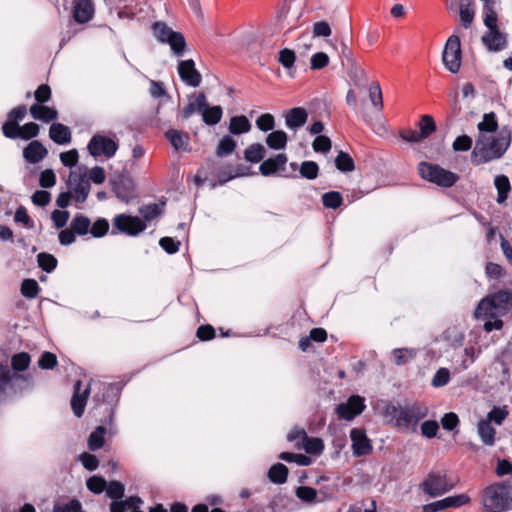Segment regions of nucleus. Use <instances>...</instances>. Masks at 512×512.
Masks as SVG:
<instances>
[{
  "label": "nucleus",
  "instance_id": "nucleus-1",
  "mask_svg": "<svg viewBox=\"0 0 512 512\" xmlns=\"http://www.w3.org/2000/svg\"><path fill=\"white\" fill-rule=\"evenodd\" d=\"M510 143L511 133L505 129L492 137L479 134L471 153V162L478 166L499 159L504 155Z\"/></svg>",
  "mask_w": 512,
  "mask_h": 512
},
{
  "label": "nucleus",
  "instance_id": "nucleus-2",
  "mask_svg": "<svg viewBox=\"0 0 512 512\" xmlns=\"http://www.w3.org/2000/svg\"><path fill=\"white\" fill-rule=\"evenodd\" d=\"M481 503L486 512H506L512 509L510 487L503 482L487 486L481 496Z\"/></svg>",
  "mask_w": 512,
  "mask_h": 512
},
{
  "label": "nucleus",
  "instance_id": "nucleus-3",
  "mask_svg": "<svg viewBox=\"0 0 512 512\" xmlns=\"http://www.w3.org/2000/svg\"><path fill=\"white\" fill-rule=\"evenodd\" d=\"M418 173L422 179L442 188H451L459 180L456 173L426 161L419 163Z\"/></svg>",
  "mask_w": 512,
  "mask_h": 512
},
{
  "label": "nucleus",
  "instance_id": "nucleus-4",
  "mask_svg": "<svg viewBox=\"0 0 512 512\" xmlns=\"http://www.w3.org/2000/svg\"><path fill=\"white\" fill-rule=\"evenodd\" d=\"M427 415L428 408L418 403L395 408L394 410L395 423L401 431H415L418 422Z\"/></svg>",
  "mask_w": 512,
  "mask_h": 512
},
{
  "label": "nucleus",
  "instance_id": "nucleus-5",
  "mask_svg": "<svg viewBox=\"0 0 512 512\" xmlns=\"http://www.w3.org/2000/svg\"><path fill=\"white\" fill-rule=\"evenodd\" d=\"M67 186L76 202H85L91 189L90 182L87 178V167L79 166L74 171H71Z\"/></svg>",
  "mask_w": 512,
  "mask_h": 512
},
{
  "label": "nucleus",
  "instance_id": "nucleus-6",
  "mask_svg": "<svg viewBox=\"0 0 512 512\" xmlns=\"http://www.w3.org/2000/svg\"><path fill=\"white\" fill-rule=\"evenodd\" d=\"M117 141L109 136L97 133L90 139L87 149L94 158H112L118 150Z\"/></svg>",
  "mask_w": 512,
  "mask_h": 512
},
{
  "label": "nucleus",
  "instance_id": "nucleus-7",
  "mask_svg": "<svg viewBox=\"0 0 512 512\" xmlns=\"http://www.w3.org/2000/svg\"><path fill=\"white\" fill-rule=\"evenodd\" d=\"M112 226L113 234L117 230V232L128 236H137L147 228V224L141 218L127 214L116 215L113 218Z\"/></svg>",
  "mask_w": 512,
  "mask_h": 512
},
{
  "label": "nucleus",
  "instance_id": "nucleus-8",
  "mask_svg": "<svg viewBox=\"0 0 512 512\" xmlns=\"http://www.w3.org/2000/svg\"><path fill=\"white\" fill-rule=\"evenodd\" d=\"M453 486L452 483H449L445 473L430 472L421 483L420 488L430 497H438L450 491Z\"/></svg>",
  "mask_w": 512,
  "mask_h": 512
},
{
  "label": "nucleus",
  "instance_id": "nucleus-9",
  "mask_svg": "<svg viewBox=\"0 0 512 512\" xmlns=\"http://www.w3.org/2000/svg\"><path fill=\"white\" fill-rule=\"evenodd\" d=\"M445 67L451 73H457L461 66L462 52L460 38L457 35H451L445 44L442 55Z\"/></svg>",
  "mask_w": 512,
  "mask_h": 512
},
{
  "label": "nucleus",
  "instance_id": "nucleus-10",
  "mask_svg": "<svg viewBox=\"0 0 512 512\" xmlns=\"http://www.w3.org/2000/svg\"><path fill=\"white\" fill-rule=\"evenodd\" d=\"M365 409L364 399L358 395L351 396L346 403L336 407V413L340 419L351 421Z\"/></svg>",
  "mask_w": 512,
  "mask_h": 512
},
{
  "label": "nucleus",
  "instance_id": "nucleus-11",
  "mask_svg": "<svg viewBox=\"0 0 512 512\" xmlns=\"http://www.w3.org/2000/svg\"><path fill=\"white\" fill-rule=\"evenodd\" d=\"M350 438L352 441L351 448L354 456H366L372 452L373 447L371 441L367 437L364 429L353 428L350 431Z\"/></svg>",
  "mask_w": 512,
  "mask_h": 512
},
{
  "label": "nucleus",
  "instance_id": "nucleus-12",
  "mask_svg": "<svg viewBox=\"0 0 512 512\" xmlns=\"http://www.w3.org/2000/svg\"><path fill=\"white\" fill-rule=\"evenodd\" d=\"M178 73L180 78L192 87H198L201 84L202 76L195 68V62L192 59L180 61L178 64Z\"/></svg>",
  "mask_w": 512,
  "mask_h": 512
},
{
  "label": "nucleus",
  "instance_id": "nucleus-13",
  "mask_svg": "<svg viewBox=\"0 0 512 512\" xmlns=\"http://www.w3.org/2000/svg\"><path fill=\"white\" fill-rule=\"evenodd\" d=\"M27 114L25 105H19L7 114V120L2 125V133L5 137H12L16 135L14 130L19 127V122L22 121Z\"/></svg>",
  "mask_w": 512,
  "mask_h": 512
},
{
  "label": "nucleus",
  "instance_id": "nucleus-14",
  "mask_svg": "<svg viewBox=\"0 0 512 512\" xmlns=\"http://www.w3.org/2000/svg\"><path fill=\"white\" fill-rule=\"evenodd\" d=\"M482 42L489 51L498 52L507 47V35L499 30V28L488 29L482 36Z\"/></svg>",
  "mask_w": 512,
  "mask_h": 512
},
{
  "label": "nucleus",
  "instance_id": "nucleus-15",
  "mask_svg": "<svg viewBox=\"0 0 512 512\" xmlns=\"http://www.w3.org/2000/svg\"><path fill=\"white\" fill-rule=\"evenodd\" d=\"M94 4L92 0H74L73 18L79 24L89 22L94 16Z\"/></svg>",
  "mask_w": 512,
  "mask_h": 512
},
{
  "label": "nucleus",
  "instance_id": "nucleus-16",
  "mask_svg": "<svg viewBox=\"0 0 512 512\" xmlns=\"http://www.w3.org/2000/svg\"><path fill=\"white\" fill-rule=\"evenodd\" d=\"M285 124L291 130H298L307 122L308 113L302 107H295L285 112Z\"/></svg>",
  "mask_w": 512,
  "mask_h": 512
},
{
  "label": "nucleus",
  "instance_id": "nucleus-17",
  "mask_svg": "<svg viewBox=\"0 0 512 512\" xmlns=\"http://www.w3.org/2000/svg\"><path fill=\"white\" fill-rule=\"evenodd\" d=\"M47 154V149L37 140L31 141L23 150V157L27 162L32 164L40 162Z\"/></svg>",
  "mask_w": 512,
  "mask_h": 512
},
{
  "label": "nucleus",
  "instance_id": "nucleus-18",
  "mask_svg": "<svg viewBox=\"0 0 512 512\" xmlns=\"http://www.w3.org/2000/svg\"><path fill=\"white\" fill-rule=\"evenodd\" d=\"M29 113L35 120L42 122H52L58 119V111L44 104H33L29 108Z\"/></svg>",
  "mask_w": 512,
  "mask_h": 512
},
{
  "label": "nucleus",
  "instance_id": "nucleus-19",
  "mask_svg": "<svg viewBox=\"0 0 512 512\" xmlns=\"http://www.w3.org/2000/svg\"><path fill=\"white\" fill-rule=\"evenodd\" d=\"M287 160H288L287 155L284 153H280V154L276 155L275 157L268 158V159L264 160L261 163L259 170H260L261 174L264 176L272 175L273 173H275L279 170H283L285 168V164L287 163Z\"/></svg>",
  "mask_w": 512,
  "mask_h": 512
},
{
  "label": "nucleus",
  "instance_id": "nucleus-20",
  "mask_svg": "<svg viewBox=\"0 0 512 512\" xmlns=\"http://www.w3.org/2000/svg\"><path fill=\"white\" fill-rule=\"evenodd\" d=\"M474 314L477 319H496L504 316V314L498 313L495 304L488 296L479 302Z\"/></svg>",
  "mask_w": 512,
  "mask_h": 512
},
{
  "label": "nucleus",
  "instance_id": "nucleus-21",
  "mask_svg": "<svg viewBox=\"0 0 512 512\" xmlns=\"http://www.w3.org/2000/svg\"><path fill=\"white\" fill-rule=\"evenodd\" d=\"M81 385V381L76 382L74 386V394L71 399V408L77 417H81L83 415L89 393L87 388L81 392Z\"/></svg>",
  "mask_w": 512,
  "mask_h": 512
},
{
  "label": "nucleus",
  "instance_id": "nucleus-22",
  "mask_svg": "<svg viewBox=\"0 0 512 512\" xmlns=\"http://www.w3.org/2000/svg\"><path fill=\"white\" fill-rule=\"evenodd\" d=\"M488 297L495 304L498 313L505 315L510 309H512V291L499 290L495 293L489 294Z\"/></svg>",
  "mask_w": 512,
  "mask_h": 512
},
{
  "label": "nucleus",
  "instance_id": "nucleus-23",
  "mask_svg": "<svg viewBox=\"0 0 512 512\" xmlns=\"http://www.w3.org/2000/svg\"><path fill=\"white\" fill-rule=\"evenodd\" d=\"M112 187L116 196L122 201L128 202L133 196L134 184L130 178L120 177L112 183Z\"/></svg>",
  "mask_w": 512,
  "mask_h": 512
},
{
  "label": "nucleus",
  "instance_id": "nucleus-24",
  "mask_svg": "<svg viewBox=\"0 0 512 512\" xmlns=\"http://www.w3.org/2000/svg\"><path fill=\"white\" fill-rule=\"evenodd\" d=\"M49 137L56 144L66 145L71 142V131L62 123H53L49 129Z\"/></svg>",
  "mask_w": 512,
  "mask_h": 512
},
{
  "label": "nucleus",
  "instance_id": "nucleus-25",
  "mask_svg": "<svg viewBox=\"0 0 512 512\" xmlns=\"http://www.w3.org/2000/svg\"><path fill=\"white\" fill-rule=\"evenodd\" d=\"M478 435L484 445L493 446L496 442V429L490 422L481 419L477 424Z\"/></svg>",
  "mask_w": 512,
  "mask_h": 512
},
{
  "label": "nucleus",
  "instance_id": "nucleus-26",
  "mask_svg": "<svg viewBox=\"0 0 512 512\" xmlns=\"http://www.w3.org/2000/svg\"><path fill=\"white\" fill-rule=\"evenodd\" d=\"M40 127L37 123L29 122L23 126H19L14 130L16 135L8 137L9 139L21 138L23 140H30L38 136Z\"/></svg>",
  "mask_w": 512,
  "mask_h": 512
},
{
  "label": "nucleus",
  "instance_id": "nucleus-27",
  "mask_svg": "<svg viewBox=\"0 0 512 512\" xmlns=\"http://www.w3.org/2000/svg\"><path fill=\"white\" fill-rule=\"evenodd\" d=\"M165 137L175 150L183 149L189 141V135L185 132L170 129L165 133Z\"/></svg>",
  "mask_w": 512,
  "mask_h": 512
},
{
  "label": "nucleus",
  "instance_id": "nucleus-28",
  "mask_svg": "<svg viewBox=\"0 0 512 512\" xmlns=\"http://www.w3.org/2000/svg\"><path fill=\"white\" fill-rule=\"evenodd\" d=\"M251 123L248 118L244 115L234 116L230 119L229 123V131L234 135H240L243 133H247L251 130Z\"/></svg>",
  "mask_w": 512,
  "mask_h": 512
},
{
  "label": "nucleus",
  "instance_id": "nucleus-29",
  "mask_svg": "<svg viewBox=\"0 0 512 512\" xmlns=\"http://www.w3.org/2000/svg\"><path fill=\"white\" fill-rule=\"evenodd\" d=\"M416 355L417 350L414 348H396L392 351L394 363L398 366L411 362Z\"/></svg>",
  "mask_w": 512,
  "mask_h": 512
},
{
  "label": "nucleus",
  "instance_id": "nucleus-30",
  "mask_svg": "<svg viewBox=\"0 0 512 512\" xmlns=\"http://www.w3.org/2000/svg\"><path fill=\"white\" fill-rule=\"evenodd\" d=\"M287 134L282 130L271 132L266 137V144L269 148L274 150L284 149L287 145Z\"/></svg>",
  "mask_w": 512,
  "mask_h": 512
},
{
  "label": "nucleus",
  "instance_id": "nucleus-31",
  "mask_svg": "<svg viewBox=\"0 0 512 512\" xmlns=\"http://www.w3.org/2000/svg\"><path fill=\"white\" fill-rule=\"evenodd\" d=\"M268 477L275 484H283L287 481L288 468L282 463H276L270 467Z\"/></svg>",
  "mask_w": 512,
  "mask_h": 512
},
{
  "label": "nucleus",
  "instance_id": "nucleus-32",
  "mask_svg": "<svg viewBox=\"0 0 512 512\" xmlns=\"http://www.w3.org/2000/svg\"><path fill=\"white\" fill-rule=\"evenodd\" d=\"M90 226V219L82 214L75 215L70 222L71 229L80 236L86 235L89 232Z\"/></svg>",
  "mask_w": 512,
  "mask_h": 512
},
{
  "label": "nucleus",
  "instance_id": "nucleus-33",
  "mask_svg": "<svg viewBox=\"0 0 512 512\" xmlns=\"http://www.w3.org/2000/svg\"><path fill=\"white\" fill-rule=\"evenodd\" d=\"M139 213L142 216V221L145 223L150 222L156 218H158L163 213V209L161 205L156 203H150L147 205H143L139 208Z\"/></svg>",
  "mask_w": 512,
  "mask_h": 512
},
{
  "label": "nucleus",
  "instance_id": "nucleus-34",
  "mask_svg": "<svg viewBox=\"0 0 512 512\" xmlns=\"http://www.w3.org/2000/svg\"><path fill=\"white\" fill-rule=\"evenodd\" d=\"M494 184L498 191L497 202L503 203L511 189L510 181L507 176L499 175L495 177Z\"/></svg>",
  "mask_w": 512,
  "mask_h": 512
},
{
  "label": "nucleus",
  "instance_id": "nucleus-35",
  "mask_svg": "<svg viewBox=\"0 0 512 512\" xmlns=\"http://www.w3.org/2000/svg\"><path fill=\"white\" fill-rule=\"evenodd\" d=\"M477 128L479 130V134H484L485 132H496L498 129L496 114L494 112L484 114L483 119L478 123Z\"/></svg>",
  "mask_w": 512,
  "mask_h": 512
},
{
  "label": "nucleus",
  "instance_id": "nucleus-36",
  "mask_svg": "<svg viewBox=\"0 0 512 512\" xmlns=\"http://www.w3.org/2000/svg\"><path fill=\"white\" fill-rule=\"evenodd\" d=\"M106 429L103 426H98L88 438V448L91 451L100 449L105 442Z\"/></svg>",
  "mask_w": 512,
  "mask_h": 512
},
{
  "label": "nucleus",
  "instance_id": "nucleus-37",
  "mask_svg": "<svg viewBox=\"0 0 512 512\" xmlns=\"http://www.w3.org/2000/svg\"><path fill=\"white\" fill-rule=\"evenodd\" d=\"M167 44H169L171 50L176 56L183 55L186 47V41L182 33L174 31L173 34H170Z\"/></svg>",
  "mask_w": 512,
  "mask_h": 512
},
{
  "label": "nucleus",
  "instance_id": "nucleus-38",
  "mask_svg": "<svg viewBox=\"0 0 512 512\" xmlns=\"http://www.w3.org/2000/svg\"><path fill=\"white\" fill-rule=\"evenodd\" d=\"M203 121L205 124L213 126L221 121L223 110L221 106H212L206 108L202 113Z\"/></svg>",
  "mask_w": 512,
  "mask_h": 512
},
{
  "label": "nucleus",
  "instance_id": "nucleus-39",
  "mask_svg": "<svg viewBox=\"0 0 512 512\" xmlns=\"http://www.w3.org/2000/svg\"><path fill=\"white\" fill-rule=\"evenodd\" d=\"M265 152L266 150L262 144H252L245 150V159L252 163H258L264 158Z\"/></svg>",
  "mask_w": 512,
  "mask_h": 512
},
{
  "label": "nucleus",
  "instance_id": "nucleus-40",
  "mask_svg": "<svg viewBox=\"0 0 512 512\" xmlns=\"http://www.w3.org/2000/svg\"><path fill=\"white\" fill-rule=\"evenodd\" d=\"M509 411L507 406H494L487 414L485 420L496 425H502L508 417Z\"/></svg>",
  "mask_w": 512,
  "mask_h": 512
},
{
  "label": "nucleus",
  "instance_id": "nucleus-41",
  "mask_svg": "<svg viewBox=\"0 0 512 512\" xmlns=\"http://www.w3.org/2000/svg\"><path fill=\"white\" fill-rule=\"evenodd\" d=\"M335 166L341 172H352L355 169V163L352 157L343 151H340L335 158Z\"/></svg>",
  "mask_w": 512,
  "mask_h": 512
},
{
  "label": "nucleus",
  "instance_id": "nucleus-42",
  "mask_svg": "<svg viewBox=\"0 0 512 512\" xmlns=\"http://www.w3.org/2000/svg\"><path fill=\"white\" fill-rule=\"evenodd\" d=\"M419 133L423 139L428 138L436 130V124L432 116L423 115L418 123Z\"/></svg>",
  "mask_w": 512,
  "mask_h": 512
},
{
  "label": "nucleus",
  "instance_id": "nucleus-43",
  "mask_svg": "<svg viewBox=\"0 0 512 512\" xmlns=\"http://www.w3.org/2000/svg\"><path fill=\"white\" fill-rule=\"evenodd\" d=\"M236 148V142L231 136H224L220 139L216 154L219 157L227 156L231 154Z\"/></svg>",
  "mask_w": 512,
  "mask_h": 512
},
{
  "label": "nucleus",
  "instance_id": "nucleus-44",
  "mask_svg": "<svg viewBox=\"0 0 512 512\" xmlns=\"http://www.w3.org/2000/svg\"><path fill=\"white\" fill-rule=\"evenodd\" d=\"M296 496L307 504L317 502V490L309 486H299L295 491Z\"/></svg>",
  "mask_w": 512,
  "mask_h": 512
},
{
  "label": "nucleus",
  "instance_id": "nucleus-45",
  "mask_svg": "<svg viewBox=\"0 0 512 512\" xmlns=\"http://www.w3.org/2000/svg\"><path fill=\"white\" fill-rule=\"evenodd\" d=\"M484 24L488 29L497 28V14L494 10L493 1H487L484 4Z\"/></svg>",
  "mask_w": 512,
  "mask_h": 512
},
{
  "label": "nucleus",
  "instance_id": "nucleus-46",
  "mask_svg": "<svg viewBox=\"0 0 512 512\" xmlns=\"http://www.w3.org/2000/svg\"><path fill=\"white\" fill-rule=\"evenodd\" d=\"M39 267L47 273L52 272L57 266V259L49 253L41 252L37 255Z\"/></svg>",
  "mask_w": 512,
  "mask_h": 512
},
{
  "label": "nucleus",
  "instance_id": "nucleus-47",
  "mask_svg": "<svg viewBox=\"0 0 512 512\" xmlns=\"http://www.w3.org/2000/svg\"><path fill=\"white\" fill-rule=\"evenodd\" d=\"M322 203L326 208L337 209L343 204V197L337 191H330L322 195Z\"/></svg>",
  "mask_w": 512,
  "mask_h": 512
},
{
  "label": "nucleus",
  "instance_id": "nucleus-48",
  "mask_svg": "<svg viewBox=\"0 0 512 512\" xmlns=\"http://www.w3.org/2000/svg\"><path fill=\"white\" fill-rule=\"evenodd\" d=\"M299 172L302 177L314 180L318 177L319 166L314 161H304L300 166Z\"/></svg>",
  "mask_w": 512,
  "mask_h": 512
},
{
  "label": "nucleus",
  "instance_id": "nucleus-49",
  "mask_svg": "<svg viewBox=\"0 0 512 512\" xmlns=\"http://www.w3.org/2000/svg\"><path fill=\"white\" fill-rule=\"evenodd\" d=\"M153 34L158 41L167 43L170 38V34H173V30L163 22H155L152 26Z\"/></svg>",
  "mask_w": 512,
  "mask_h": 512
},
{
  "label": "nucleus",
  "instance_id": "nucleus-50",
  "mask_svg": "<svg viewBox=\"0 0 512 512\" xmlns=\"http://www.w3.org/2000/svg\"><path fill=\"white\" fill-rule=\"evenodd\" d=\"M302 442L305 451L309 454L318 455L322 453L324 449L323 441L320 438H310L306 436Z\"/></svg>",
  "mask_w": 512,
  "mask_h": 512
},
{
  "label": "nucleus",
  "instance_id": "nucleus-51",
  "mask_svg": "<svg viewBox=\"0 0 512 512\" xmlns=\"http://www.w3.org/2000/svg\"><path fill=\"white\" fill-rule=\"evenodd\" d=\"M39 290V285L34 279H25L21 284V294L26 298H35Z\"/></svg>",
  "mask_w": 512,
  "mask_h": 512
},
{
  "label": "nucleus",
  "instance_id": "nucleus-52",
  "mask_svg": "<svg viewBox=\"0 0 512 512\" xmlns=\"http://www.w3.org/2000/svg\"><path fill=\"white\" fill-rule=\"evenodd\" d=\"M460 20L465 28H470L474 19V9L470 3H461L460 5Z\"/></svg>",
  "mask_w": 512,
  "mask_h": 512
},
{
  "label": "nucleus",
  "instance_id": "nucleus-53",
  "mask_svg": "<svg viewBox=\"0 0 512 512\" xmlns=\"http://www.w3.org/2000/svg\"><path fill=\"white\" fill-rule=\"evenodd\" d=\"M105 491L109 498L119 500L124 496L125 487L119 481H110L107 484Z\"/></svg>",
  "mask_w": 512,
  "mask_h": 512
},
{
  "label": "nucleus",
  "instance_id": "nucleus-54",
  "mask_svg": "<svg viewBox=\"0 0 512 512\" xmlns=\"http://www.w3.org/2000/svg\"><path fill=\"white\" fill-rule=\"evenodd\" d=\"M29 363L30 356L25 352L17 353L11 359L12 368L16 371H24L28 368Z\"/></svg>",
  "mask_w": 512,
  "mask_h": 512
},
{
  "label": "nucleus",
  "instance_id": "nucleus-55",
  "mask_svg": "<svg viewBox=\"0 0 512 512\" xmlns=\"http://www.w3.org/2000/svg\"><path fill=\"white\" fill-rule=\"evenodd\" d=\"M86 486L89 491L95 494H101L103 491H105L107 482L100 476H92L87 480Z\"/></svg>",
  "mask_w": 512,
  "mask_h": 512
},
{
  "label": "nucleus",
  "instance_id": "nucleus-56",
  "mask_svg": "<svg viewBox=\"0 0 512 512\" xmlns=\"http://www.w3.org/2000/svg\"><path fill=\"white\" fill-rule=\"evenodd\" d=\"M369 97L374 107L381 111L383 109V97L381 87L378 83H374L370 86Z\"/></svg>",
  "mask_w": 512,
  "mask_h": 512
},
{
  "label": "nucleus",
  "instance_id": "nucleus-57",
  "mask_svg": "<svg viewBox=\"0 0 512 512\" xmlns=\"http://www.w3.org/2000/svg\"><path fill=\"white\" fill-rule=\"evenodd\" d=\"M109 230V223L106 219L100 218L90 226L89 232L96 238L103 237Z\"/></svg>",
  "mask_w": 512,
  "mask_h": 512
},
{
  "label": "nucleus",
  "instance_id": "nucleus-58",
  "mask_svg": "<svg viewBox=\"0 0 512 512\" xmlns=\"http://www.w3.org/2000/svg\"><path fill=\"white\" fill-rule=\"evenodd\" d=\"M256 126L259 130L267 132L275 127L274 116L270 113L260 115L256 120Z\"/></svg>",
  "mask_w": 512,
  "mask_h": 512
},
{
  "label": "nucleus",
  "instance_id": "nucleus-59",
  "mask_svg": "<svg viewBox=\"0 0 512 512\" xmlns=\"http://www.w3.org/2000/svg\"><path fill=\"white\" fill-rule=\"evenodd\" d=\"M51 88L47 84H41L34 92L36 104H44L51 99Z\"/></svg>",
  "mask_w": 512,
  "mask_h": 512
},
{
  "label": "nucleus",
  "instance_id": "nucleus-60",
  "mask_svg": "<svg viewBox=\"0 0 512 512\" xmlns=\"http://www.w3.org/2000/svg\"><path fill=\"white\" fill-rule=\"evenodd\" d=\"M472 138L468 135H461V136H458L453 144H452V147H453V150L454 151H461V152H464V151H468L471 149L472 147Z\"/></svg>",
  "mask_w": 512,
  "mask_h": 512
},
{
  "label": "nucleus",
  "instance_id": "nucleus-61",
  "mask_svg": "<svg viewBox=\"0 0 512 512\" xmlns=\"http://www.w3.org/2000/svg\"><path fill=\"white\" fill-rule=\"evenodd\" d=\"M88 181H92L94 184H102L106 179L105 171L100 166H95L90 170L87 169Z\"/></svg>",
  "mask_w": 512,
  "mask_h": 512
},
{
  "label": "nucleus",
  "instance_id": "nucleus-62",
  "mask_svg": "<svg viewBox=\"0 0 512 512\" xmlns=\"http://www.w3.org/2000/svg\"><path fill=\"white\" fill-rule=\"evenodd\" d=\"M439 424L435 420H427L421 424V433L423 436L431 439L437 435Z\"/></svg>",
  "mask_w": 512,
  "mask_h": 512
},
{
  "label": "nucleus",
  "instance_id": "nucleus-63",
  "mask_svg": "<svg viewBox=\"0 0 512 512\" xmlns=\"http://www.w3.org/2000/svg\"><path fill=\"white\" fill-rule=\"evenodd\" d=\"M441 425L445 430L452 431L459 425V417L454 412H449L441 418Z\"/></svg>",
  "mask_w": 512,
  "mask_h": 512
},
{
  "label": "nucleus",
  "instance_id": "nucleus-64",
  "mask_svg": "<svg viewBox=\"0 0 512 512\" xmlns=\"http://www.w3.org/2000/svg\"><path fill=\"white\" fill-rule=\"evenodd\" d=\"M81 504L78 500H71L66 504H56L53 512H80Z\"/></svg>",
  "mask_w": 512,
  "mask_h": 512
}]
</instances>
